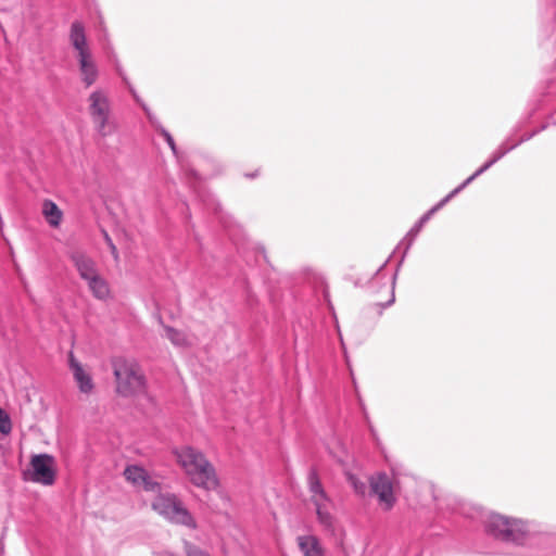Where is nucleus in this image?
I'll list each match as a JSON object with an SVG mask.
<instances>
[{
  "label": "nucleus",
  "instance_id": "nucleus-31",
  "mask_svg": "<svg viewBox=\"0 0 556 556\" xmlns=\"http://www.w3.org/2000/svg\"><path fill=\"white\" fill-rule=\"evenodd\" d=\"M393 301H394V295L392 294V298H391V300L388 302V304L393 303Z\"/></svg>",
  "mask_w": 556,
  "mask_h": 556
},
{
  "label": "nucleus",
  "instance_id": "nucleus-23",
  "mask_svg": "<svg viewBox=\"0 0 556 556\" xmlns=\"http://www.w3.org/2000/svg\"><path fill=\"white\" fill-rule=\"evenodd\" d=\"M12 426L11 420L1 408H0V432L2 434H9L11 432Z\"/></svg>",
  "mask_w": 556,
  "mask_h": 556
},
{
  "label": "nucleus",
  "instance_id": "nucleus-25",
  "mask_svg": "<svg viewBox=\"0 0 556 556\" xmlns=\"http://www.w3.org/2000/svg\"><path fill=\"white\" fill-rule=\"evenodd\" d=\"M187 556H210L207 553L201 551L198 547L191 546L186 543Z\"/></svg>",
  "mask_w": 556,
  "mask_h": 556
},
{
  "label": "nucleus",
  "instance_id": "nucleus-14",
  "mask_svg": "<svg viewBox=\"0 0 556 556\" xmlns=\"http://www.w3.org/2000/svg\"><path fill=\"white\" fill-rule=\"evenodd\" d=\"M165 337L172 342L173 345L179 349H187L195 343V338L182 330L172 327H164Z\"/></svg>",
  "mask_w": 556,
  "mask_h": 556
},
{
  "label": "nucleus",
  "instance_id": "nucleus-12",
  "mask_svg": "<svg viewBox=\"0 0 556 556\" xmlns=\"http://www.w3.org/2000/svg\"><path fill=\"white\" fill-rule=\"evenodd\" d=\"M68 257L74 264L79 277L85 281L98 274V267L93 258L81 250H72Z\"/></svg>",
  "mask_w": 556,
  "mask_h": 556
},
{
  "label": "nucleus",
  "instance_id": "nucleus-18",
  "mask_svg": "<svg viewBox=\"0 0 556 556\" xmlns=\"http://www.w3.org/2000/svg\"><path fill=\"white\" fill-rule=\"evenodd\" d=\"M130 92L134 96L136 102L139 103L142 106V109L144 110L150 123L160 130V134L164 137V139L170 147L172 151L174 153H176L175 141H174L173 137L170 136V134L166 129H164L163 127L157 125V121H156L155 116L150 112V110L147 108V105L141 102L140 98L138 97V94L136 93V91L132 88H130Z\"/></svg>",
  "mask_w": 556,
  "mask_h": 556
},
{
  "label": "nucleus",
  "instance_id": "nucleus-4",
  "mask_svg": "<svg viewBox=\"0 0 556 556\" xmlns=\"http://www.w3.org/2000/svg\"><path fill=\"white\" fill-rule=\"evenodd\" d=\"M88 114L96 132L100 137L111 136L116 130L108 91L94 89L87 99Z\"/></svg>",
  "mask_w": 556,
  "mask_h": 556
},
{
  "label": "nucleus",
  "instance_id": "nucleus-21",
  "mask_svg": "<svg viewBox=\"0 0 556 556\" xmlns=\"http://www.w3.org/2000/svg\"><path fill=\"white\" fill-rule=\"evenodd\" d=\"M531 136H528L525 138V140L529 139ZM523 139H520L519 141L508 143V141L503 142L492 154L491 159L494 163L500 161L506 153L515 149L519 143H521Z\"/></svg>",
  "mask_w": 556,
  "mask_h": 556
},
{
  "label": "nucleus",
  "instance_id": "nucleus-2",
  "mask_svg": "<svg viewBox=\"0 0 556 556\" xmlns=\"http://www.w3.org/2000/svg\"><path fill=\"white\" fill-rule=\"evenodd\" d=\"M173 454L193 485L208 491L218 488L215 468L201 451L191 445H182L174 448Z\"/></svg>",
  "mask_w": 556,
  "mask_h": 556
},
{
  "label": "nucleus",
  "instance_id": "nucleus-28",
  "mask_svg": "<svg viewBox=\"0 0 556 556\" xmlns=\"http://www.w3.org/2000/svg\"><path fill=\"white\" fill-rule=\"evenodd\" d=\"M155 556H177L168 551H161V552H155L154 553Z\"/></svg>",
  "mask_w": 556,
  "mask_h": 556
},
{
  "label": "nucleus",
  "instance_id": "nucleus-22",
  "mask_svg": "<svg viewBox=\"0 0 556 556\" xmlns=\"http://www.w3.org/2000/svg\"><path fill=\"white\" fill-rule=\"evenodd\" d=\"M345 476L355 493L364 496L367 491V485L363 482L356 473L351 472L350 470H345Z\"/></svg>",
  "mask_w": 556,
  "mask_h": 556
},
{
  "label": "nucleus",
  "instance_id": "nucleus-6",
  "mask_svg": "<svg viewBox=\"0 0 556 556\" xmlns=\"http://www.w3.org/2000/svg\"><path fill=\"white\" fill-rule=\"evenodd\" d=\"M309 502L315 507L319 523L327 530L333 531L334 516L333 502L324 489L317 472L312 469L307 477Z\"/></svg>",
  "mask_w": 556,
  "mask_h": 556
},
{
  "label": "nucleus",
  "instance_id": "nucleus-11",
  "mask_svg": "<svg viewBox=\"0 0 556 556\" xmlns=\"http://www.w3.org/2000/svg\"><path fill=\"white\" fill-rule=\"evenodd\" d=\"M125 479L136 489L147 492H160L161 485L155 481L149 472L137 465L127 466L124 470Z\"/></svg>",
  "mask_w": 556,
  "mask_h": 556
},
{
  "label": "nucleus",
  "instance_id": "nucleus-20",
  "mask_svg": "<svg viewBox=\"0 0 556 556\" xmlns=\"http://www.w3.org/2000/svg\"><path fill=\"white\" fill-rule=\"evenodd\" d=\"M493 164V160L490 157L489 161H486L480 168H478L470 177H468L462 185H459L457 188H455L453 191H451V195L454 198L456 194H458L466 186H468L471 181H473L477 177H479L481 174H483L485 170H488Z\"/></svg>",
  "mask_w": 556,
  "mask_h": 556
},
{
  "label": "nucleus",
  "instance_id": "nucleus-9",
  "mask_svg": "<svg viewBox=\"0 0 556 556\" xmlns=\"http://www.w3.org/2000/svg\"><path fill=\"white\" fill-rule=\"evenodd\" d=\"M30 480L51 485L55 479L54 458L48 454L34 455L30 460Z\"/></svg>",
  "mask_w": 556,
  "mask_h": 556
},
{
  "label": "nucleus",
  "instance_id": "nucleus-17",
  "mask_svg": "<svg viewBox=\"0 0 556 556\" xmlns=\"http://www.w3.org/2000/svg\"><path fill=\"white\" fill-rule=\"evenodd\" d=\"M298 544L304 556H324L319 540L314 535L299 536Z\"/></svg>",
  "mask_w": 556,
  "mask_h": 556
},
{
  "label": "nucleus",
  "instance_id": "nucleus-13",
  "mask_svg": "<svg viewBox=\"0 0 556 556\" xmlns=\"http://www.w3.org/2000/svg\"><path fill=\"white\" fill-rule=\"evenodd\" d=\"M92 295L101 301H105L110 298V287L108 281L100 275V273L93 275L91 278L85 280Z\"/></svg>",
  "mask_w": 556,
  "mask_h": 556
},
{
  "label": "nucleus",
  "instance_id": "nucleus-16",
  "mask_svg": "<svg viewBox=\"0 0 556 556\" xmlns=\"http://www.w3.org/2000/svg\"><path fill=\"white\" fill-rule=\"evenodd\" d=\"M453 197L448 193L444 199H442L437 205H434L431 210H429L426 214L421 216V218L414 225V227L408 231L407 238H409L407 248L412 244L415 237L422 229L424 225L431 218V216L441 207H443Z\"/></svg>",
  "mask_w": 556,
  "mask_h": 556
},
{
  "label": "nucleus",
  "instance_id": "nucleus-3",
  "mask_svg": "<svg viewBox=\"0 0 556 556\" xmlns=\"http://www.w3.org/2000/svg\"><path fill=\"white\" fill-rule=\"evenodd\" d=\"M68 38L73 49L76 51L81 83L88 88L98 80L99 68L89 47L85 27L80 22H74L71 25Z\"/></svg>",
  "mask_w": 556,
  "mask_h": 556
},
{
  "label": "nucleus",
  "instance_id": "nucleus-8",
  "mask_svg": "<svg viewBox=\"0 0 556 556\" xmlns=\"http://www.w3.org/2000/svg\"><path fill=\"white\" fill-rule=\"evenodd\" d=\"M370 493L378 500L380 508L389 511L396 503L394 485L391 478L382 472L376 473L369 478Z\"/></svg>",
  "mask_w": 556,
  "mask_h": 556
},
{
  "label": "nucleus",
  "instance_id": "nucleus-29",
  "mask_svg": "<svg viewBox=\"0 0 556 556\" xmlns=\"http://www.w3.org/2000/svg\"><path fill=\"white\" fill-rule=\"evenodd\" d=\"M531 556H555L553 553H535V554H532Z\"/></svg>",
  "mask_w": 556,
  "mask_h": 556
},
{
  "label": "nucleus",
  "instance_id": "nucleus-30",
  "mask_svg": "<svg viewBox=\"0 0 556 556\" xmlns=\"http://www.w3.org/2000/svg\"><path fill=\"white\" fill-rule=\"evenodd\" d=\"M257 173H254V174H251V175H247V177H250V178H253V177H256Z\"/></svg>",
  "mask_w": 556,
  "mask_h": 556
},
{
  "label": "nucleus",
  "instance_id": "nucleus-24",
  "mask_svg": "<svg viewBox=\"0 0 556 556\" xmlns=\"http://www.w3.org/2000/svg\"><path fill=\"white\" fill-rule=\"evenodd\" d=\"M426 489L432 494L433 501L435 502V505L439 509H444V498L441 494V492L437 491V489L429 484L426 486Z\"/></svg>",
  "mask_w": 556,
  "mask_h": 556
},
{
  "label": "nucleus",
  "instance_id": "nucleus-1",
  "mask_svg": "<svg viewBox=\"0 0 556 556\" xmlns=\"http://www.w3.org/2000/svg\"><path fill=\"white\" fill-rule=\"evenodd\" d=\"M489 534L497 540L516 545H546L545 538L535 535L534 523L515 517L491 514L485 521Z\"/></svg>",
  "mask_w": 556,
  "mask_h": 556
},
{
  "label": "nucleus",
  "instance_id": "nucleus-10",
  "mask_svg": "<svg viewBox=\"0 0 556 556\" xmlns=\"http://www.w3.org/2000/svg\"><path fill=\"white\" fill-rule=\"evenodd\" d=\"M68 366L79 392L85 395L92 394L96 384L90 368L77 361L73 353L68 355Z\"/></svg>",
  "mask_w": 556,
  "mask_h": 556
},
{
  "label": "nucleus",
  "instance_id": "nucleus-19",
  "mask_svg": "<svg viewBox=\"0 0 556 556\" xmlns=\"http://www.w3.org/2000/svg\"><path fill=\"white\" fill-rule=\"evenodd\" d=\"M130 92L134 96L136 102L139 103L142 106V109L144 110L150 123L160 130V134L164 137V139L170 147L172 151L174 153H176L175 141H174L173 137L170 136V134L166 129H164L163 127L157 125V121H156L155 116L150 112V110L147 108V105L141 102L140 98L138 97V94L136 93V91L132 88H130Z\"/></svg>",
  "mask_w": 556,
  "mask_h": 556
},
{
  "label": "nucleus",
  "instance_id": "nucleus-27",
  "mask_svg": "<svg viewBox=\"0 0 556 556\" xmlns=\"http://www.w3.org/2000/svg\"><path fill=\"white\" fill-rule=\"evenodd\" d=\"M105 239L110 245V249H111V252H112V255L115 260L118 258V253H117V249L116 247L113 244L112 240L110 239V237L108 235H105Z\"/></svg>",
  "mask_w": 556,
  "mask_h": 556
},
{
  "label": "nucleus",
  "instance_id": "nucleus-7",
  "mask_svg": "<svg viewBox=\"0 0 556 556\" xmlns=\"http://www.w3.org/2000/svg\"><path fill=\"white\" fill-rule=\"evenodd\" d=\"M152 509L169 522L195 528V521L182 501L173 493H161L152 501Z\"/></svg>",
  "mask_w": 556,
  "mask_h": 556
},
{
  "label": "nucleus",
  "instance_id": "nucleus-15",
  "mask_svg": "<svg viewBox=\"0 0 556 556\" xmlns=\"http://www.w3.org/2000/svg\"><path fill=\"white\" fill-rule=\"evenodd\" d=\"M41 213L50 227H60L63 220V212L53 201L45 200L41 205Z\"/></svg>",
  "mask_w": 556,
  "mask_h": 556
},
{
  "label": "nucleus",
  "instance_id": "nucleus-26",
  "mask_svg": "<svg viewBox=\"0 0 556 556\" xmlns=\"http://www.w3.org/2000/svg\"><path fill=\"white\" fill-rule=\"evenodd\" d=\"M105 239L110 245V249H111V252H112V255L115 260L118 258V253H117V249L116 247L113 244L112 240L110 239V237L108 235H105Z\"/></svg>",
  "mask_w": 556,
  "mask_h": 556
},
{
  "label": "nucleus",
  "instance_id": "nucleus-5",
  "mask_svg": "<svg viewBox=\"0 0 556 556\" xmlns=\"http://www.w3.org/2000/svg\"><path fill=\"white\" fill-rule=\"evenodd\" d=\"M116 391L123 396H130L144 390V377L139 365L127 358L113 362Z\"/></svg>",
  "mask_w": 556,
  "mask_h": 556
}]
</instances>
